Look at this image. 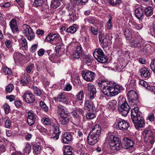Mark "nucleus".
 Here are the masks:
<instances>
[{"instance_id": "43", "label": "nucleus", "mask_w": 155, "mask_h": 155, "mask_svg": "<svg viewBox=\"0 0 155 155\" xmlns=\"http://www.w3.org/2000/svg\"><path fill=\"white\" fill-rule=\"evenodd\" d=\"M24 154L25 155L29 154L31 150V145L29 144H27L24 148Z\"/></svg>"}, {"instance_id": "16", "label": "nucleus", "mask_w": 155, "mask_h": 155, "mask_svg": "<svg viewBox=\"0 0 155 155\" xmlns=\"http://www.w3.org/2000/svg\"><path fill=\"white\" fill-rule=\"evenodd\" d=\"M88 89L89 91V97L90 99H93L96 93L95 87L91 83H89L87 86Z\"/></svg>"}, {"instance_id": "60", "label": "nucleus", "mask_w": 155, "mask_h": 155, "mask_svg": "<svg viewBox=\"0 0 155 155\" xmlns=\"http://www.w3.org/2000/svg\"><path fill=\"white\" fill-rule=\"evenodd\" d=\"M150 67L153 71L155 73V59H153L152 61Z\"/></svg>"}, {"instance_id": "47", "label": "nucleus", "mask_w": 155, "mask_h": 155, "mask_svg": "<svg viewBox=\"0 0 155 155\" xmlns=\"http://www.w3.org/2000/svg\"><path fill=\"white\" fill-rule=\"evenodd\" d=\"M62 40L61 37L58 34V37L57 38L55 39V41L52 43V44L54 45H62Z\"/></svg>"}, {"instance_id": "7", "label": "nucleus", "mask_w": 155, "mask_h": 155, "mask_svg": "<svg viewBox=\"0 0 155 155\" xmlns=\"http://www.w3.org/2000/svg\"><path fill=\"white\" fill-rule=\"evenodd\" d=\"M93 56L95 58L101 63H105L107 61L106 56L101 48L96 49L94 51Z\"/></svg>"}, {"instance_id": "61", "label": "nucleus", "mask_w": 155, "mask_h": 155, "mask_svg": "<svg viewBox=\"0 0 155 155\" xmlns=\"http://www.w3.org/2000/svg\"><path fill=\"white\" fill-rule=\"evenodd\" d=\"M91 31L92 34L94 35H97L98 34V29L94 27L91 26Z\"/></svg>"}, {"instance_id": "6", "label": "nucleus", "mask_w": 155, "mask_h": 155, "mask_svg": "<svg viewBox=\"0 0 155 155\" xmlns=\"http://www.w3.org/2000/svg\"><path fill=\"white\" fill-rule=\"evenodd\" d=\"M21 30L25 35L29 41L33 40L35 38V34L33 29L26 24H24L21 26Z\"/></svg>"}, {"instance_id": "57", "label": "nucleus", "mask_w": 155, "mask_h": 155, "mask_svg": "<svg viewBox=\"0 0 155 155\" xmlns=\"http://www.w3.org/2000/svg\"><path fill=\"white\" fill-rule=\"evenodd\" d=\"M5 125L6 127L9 128L11 126L12 123L11 121L8 119H7L5 120Z\"/></svg>"}, {"instance_id": "11", "label": "nucleus", "mask_w": 155, "mask_h": 155, "mask_svg": "<svg viewBox=\"0 0 155 155\" xmlns=\"http://www.w3.org/2000/svg\"><path fill=\"white\" fill-rule=\"evenodd\" d=\"M22 97L25 102L29 104L33 103L35 101V95L29 92H25Z\"/></svg>"}, {"instance_id": "45", "label": "nucleus", "mask_w": 155, "mask_h": 155, "mask_svg": "<svg viewBox=\"0 0 155 155\" xmlns=\"http://www.w3.org/2000/svg\"><path fill=\"white\" fill-rule=\"evenodd\" d=\"M2 71L5 74L10 75L12 74L11 69L7 67H4L2 69Z\"/></svg>"}, {"instance_id": "54", "label": "nucleus", "mask_w": 155, "mask_h": 155, "mask_svg": "<svg viewBox=\"0 0 155 155\" xmlns=\"http://www.w3.org/2000/svg\"><path fill=\"white\" fill-rule=\"evenodd\" d=\"M83 62L85 64H87L92 62V60L91 58L89 57H85L83 60Z\"/></svg>"}, {"instance_id": "33", "label": "nucleus", "mask_w": 155, "mask_h": 155, "mask_svg": "<svg viewBox=\"0 0 155 155\" xmlns=\"http://www.w3.org/2000/svg\"><path fill=\"white\" fill-rule=\"evenodd\" d=\"M117 102L114 100H113L109 102L108 104V107L109 109L112 110H114L117 106Z\"/></svg>"}, {"instance_id": "20", "label": "nucleus", "mask_w": 155, "mask_h": 155, "mask_svg": "<svg viewBox=\"0 0 155 155\" xmlns=\"http://www.w3.org/2000/svg\"><path fill=\"white\" fill-rule=\"evenodd\" d=\"M123 142V147L124 149H127L132 148L134 145L133 140L127 138H124Z\"/></svg>"}, {"instance_id": "64", "label": "nucleus", "mask_w": 155, "mask_h": 155, "mask_svg": "<svg viewBox=\"0 0 155 155\" xmlns=\"http://www.w3.org/2000/svg\"><path fill=\"white\" fill-rule=\"evenodd\" d=\"M68 15L70 16V19L71 21H74L77 19V16L75 14L71 15L70 13V14H69Z\"/></svg>"}, {"instance_id": "58", "label": "nucleus", "mask_w": 155, "mask_h": 155, "mask_svg": "<svg viewBox=\"0 0 155 155\" xmlns=\"http://www.w3.org/2000/svg\"><path fill=\"white\" fill-rule=\"evenodd\" d=\"M72 87L71 84L69 83H67L65 85V87L64 88V90L69 91H70L72 89Z\"/></svg>"}, {"instance_id": "51", "label": "nucleus", "mask_w": 155, "mask_h": 155, "mask_svg": "<svg viewBox=\"0 0 155 155\" xmlns=\"http://www.w3.org/2000/svg\"><path fill=\"white\" fill-rule=\"evenodd\" d=\"M33 90L34 93L37 96H40L41 94V90L37 87H34Z\"/></svg>"}, {"instance_id": "46", "label": "nucleus", "mask_w": 155, "mask_h": 155, "mask_svg": "<svg viewBox=\"0 0 155 155\" xmlns=\"http://www.w3.org/2000/svg\"><path fill=\"white\" fill-rule=\"evenodd\" d=\"M131 46L133 48L139 47L140 46V42L138 40H135L131 42Z\"/></svg>"}, {"instance_id": "35", "label": "nucleus", "mask_w": 155, "mask_h": 155, "mask_svg": "<svg viewBox=\"0 0 155 155\" xmlns=\"http://www.w3.org/2000/svg\"><path fill=\"white\" fill-rule=\"evenodd\" d=\"M75 26H71L67 28L66 31L68 33H74L78 29V27L76 25H74Z\"/></svg>"}, {"instance_id": "21", "label": "nucleus", "mask_w": 155, "mask_h": 155, "mask_svg": "<svg viewBox=\"0 0 155 155\" xmlns=\"http://www.w3.org/2000/svg\"><path fill=\"white\" fill-rule=\"evenodd\" d=\"M132 122L134 124L135 127L137 129L143 127L145 124V122L143 117L140 118V120L138 119L136 120H134Z\"/></svg>"}, {"instance_id": "40", "label": "nucleus", "mask_w": 155, "mask_h": 155, "mask_svg": "<svg viewBox=\"0 0 155 155\" xmlns=\"http://www.w3.org/2000/svg\"><path fill=\"white\" fill-rule=\"evenodd\" d=\"M64 155H72L71 148L68 146L64 148Z\"/></svg>"}, {"instance_id": "29", "label": "nucleus", "mask_w": 155, "mask_h": 155, "mask_svg": "<svg viewBox=\"0 0 155 155\" xmlns=\"http://www.w3.org/2000/svg\"><path fill=\"white\" fill-rule=\"evenodd\" d=\"M84 20L85 23H86L87 21L89 23L95 25L97 24V22L98 21V20L96 19L94 17H90L88 18H85Z\"/></svg>"}, {"instance_id": "5", "label": "nucleus", "mask_w": 155, "mask_h": 155, "mask_svg": "<svg viewBox=\"0 0 155 155\" xmlns=\"http://www.w3.org/2000/svg\"><path fill=\"white\" fill-rule=\"evenodd\" d=\"M142 135L144 138V141L146 144L152 146L154 143V140L153 134L151 131L148 129H146L143 132Z\"/></svg>"}, {"instance_id": "30", "label": "nucleus", "mask_w": 155, "mask_h": 155, "mask_svg": "<svg viewBox=\"0 0 155 155\" xmlns=\"http://www.w3.org/2000/svg\"><path fill=\"white\" fill-rule=\"evenodd\" d=\"M140 72L141 76L145 78L148 77L150 75L149 71L145 68H141L140 70Z\"/></svg>"}, {"instance_id": "27", "label": "nucleus", "mask_w": 155, "mask_h": 155, "mask_svg": "<svg viewBox=\"0 0 155 155\" xmlns=\"http://www.w3.org/2000/svg\"><path fill=\"white\" fill-rule=\"evenodd\" d=\"M21 82L23 85H25L27 84L29 80V76L26 73H25L21 77Z\"/></svg>"}, {"instance_id": "23", "label": "nucleus", "mask_w": 155, "mask_h": 155, "mask_svg": "<svg viewBox=\"0 0 155 155\" xmlns=\"http://www.w3.org/2000/svg\"><path fill=\"white\" fill-rule=\"evenodd\" d=\"M58 37V34L50 33L47 36L45 40L51 43L52 44L53 42L55 41Z\"/></svg>"}, {"instance_id": "22", "label": "nucleus", "mask_w": 155, "mask_h": 155, "mask_svg": "<svg viewBox=\"0 0 155 155\" xmlns=\"http://www.w3.org/2000/svg\"><path fill=\"white\" fill-rule=\"evenodd\" d=\"M57 113L60 117L62 116L65 114H69L65 109V107L62 105H59L57 107Z\"/></svg>"}, {"instance_id": "10", "label": "nucleus", "mask_w": 155, "mask_h": 155, "mask_svg": "<svg viewBox=\"0 0 155 155\" xmlns=\"http://www.w3.org/2000/svg\"><path fill=\"white\" fill-rule=\"evenodd\" d=\"M131 117L132 121L140 119L143 118L142 114L139 110V108L136 107L131 110Z\"/></svg>"}, {"instance_id": "25", "label": "nucleus", "mask_w": 155, "mask_h": 155, "mask_svg": "<svg viewBox=\"0 0 155 155\" xmlns=\"http://www.w3.org/2000/svg\"><path fill=\"white\" fill-rule=\"evenodd\" d=\"M17 24L16 21L15 19H12L10 21V26L12 31L14 33L17 32L18 30V28L17 27Z\"/></svg>"}, {"instance_id": "19", "label": "nucleus", "mask_w": 155, "mask_h": 155, "mask_svg": "<svg viewBox=\"0 0 155 155\" xmlns=\"http://www.w3.org/2000/svg\"><path fill=\"white\" fill-rule=\"evenodd\" d=\"M54 99L55 101L58 102H62L66 104H68V101L65 97V93L64 92L60 93L57 97H55Z\"/></svg>"}, {"instance_id": "8", "label": "nucleus", "mask_w": 155, "mask_h": 155, "mask_svg": "<svg viewBox=\"0 0 155 155\" xmlns=\"http://www.w3.org/2000/svg\"><path fill=\"white\" fill-rule=\"evenodd\" d=\"M127 97L130 104L136 106L139 104L137 93L133 90L129 91L127 94Z\"/></svg>"}, {"instance_id": "3", "label": "nucleus", "mask_w": 155, "mask_h": 155, "mask_svg": "<svg viewBox=\"0 0 155 155\" xmlns=\"http://www.w3.org/2000/svg\"><path fill=\"white\" fill-rule=\"evenodd\" d=\"M106 139L108 141L110 146L113 149L119 150L121 147V141L119 138L115 137L111 133L108 134Z\"/></svg>"}, {"instance_id": "28", "label": "nucleus", "mask_w": 155, "mask_h": 155, "mask_svg": "<svg viewBox=\"0 0 155 155\" xmlns=\"http://www.w3.org/2000/svg\"><path fill=\"white\" fill-rule=\"evenodd\" d=\"M69 113L67 114H65L62 116H61L60 119V122L61 124L63 125H66L69 121Z\"/></svg>"}, {"instance_id": "26", "label": "nucleus", "mask_w": 155, "mask_h": 155, "mask_svg": "<svg viewBox=\"0 0 155 155\" xmlns=\"http://www.w3.org/2000/svg\"><path fill=\"white\" fill-rule=\"evenodd\" d=\"M98 84L101 88L109 86V84L111 85L113 84L110 82H109L106 79H101L100 80Z\"/></svg>"}, {"instance_id": "9", "label": "nucleus", "mask_w": 155, "mask_h": 155, "mask_svg": "<svg viewBox=\"0 0 155 155\" xmlns=\"http://www.w3.org/2000/svg\"><path fill=\"white\" fill-rule=\"evenodd\" d=\"M81 74L83 78L87 81H92L95 79L96 76L94 72L89 71H82Z\"/></svg>"}, {"instance_id": "62", "label": "nucleus", "mask_w": 155, "mask_h": 155, "mask_svg": "<svg viewBox=\"0 0 155 155\" xmlns=\"http://www.w3.org/2000/svg\"><path fill=\"white\" fill-rule=\"evenodd\" d=\"M37 47L38 46L36 44L33 45L30 48V51L32 53L35 52L37 49Z\"/></svg>"}, {"instance_id": "49", "label": "nucleus", "mask_w": 155, "mask_h": 155, "mask_svg": "<svg viewBox=\"0 0 155 155\" xmlns=\"http://www.w3.org/2000/svg\"><path fill=\"white\" fill-rule=\"evenodd\" d=\"M41 122L45 125H49L51 124V121L50 119L46 118H43L41 120Z\"/></svg>"}, {"instance_id": "52", "label": "nucleus", "mask_w": 155, "mask_h": 155, "mask_svg": "<svg viewBox=\"0 0 155 155\" xmlns=\"http://www.w3.org/2000/svg\"><path fill=\"white\" fill-rule=\"evenodd\" d=\"M5 110V113L6 114H8L10 111V107L9 105L7 104H5L3 106Z\"/></svg>"}, {"instance_id": "37", "label": "nucleus", "mask_w": 155, "mask_h": 155, "mask_svg": "<svg viewBox=\"0 0 155 155\" xmlns=\"http://www.w3.org/2000/svg\"><path fill=\"white\" fill-rule=\"evenodd\" d=\"M45 0H34L33 5L36 7H41Z\"/></svg>"}, {"instance_id": "1", "label": "nucleus", "mask_w": 155, "mask_h": 155, "mask_svg": "<svg viewBox=\"0 0 155 155\" xmlns=\"http://www.w3.org/2000/svg\"><path fill=\"white\" fill-rule=\"evenodd\" d=\"M101 132V127L98 124H95L91 128L87 140L90 145H94L99 140Z\"/></svg>"}, {"instance_id": "41", "label": "nucleus", "mask_w": 155, "mask_h": 155, "mask_svg": "<svg viewBox=\"0 0 155 155\" xmlns=\"http://www.w3.org/2000/svg\"><path fill=\"white\" fill-rule=\"evenodd\" d=\"M95 114L91 112H87L86 114V117L88 120H91L95 117Z\"/></svg>"}, {"instance_id": "36", "label": "nucleus", "mask_w": 155, "mask_h": 155, "mask_svg": "<svg viewBox=\"0 0 155 155\" xmlns=\"http://www.w3.org/2000/svg\"><path fill=\"white\" fill-rule=\"evenodd\" d=\"M124 34L127 40H129L131 38V33L129 30L127 29H125L123 30Z\"/></svg>"}, {"instance_id": "17", "label": "nucleus", "mask_w": 155, "mask_h": 155, "mask_svg": "<svg viewBox=\"0 0 155 155\" xmlns=\"http://www.w3.org/2000/svg\"><path fill=\"white\" fill-rule=\"evenodd\" d=\"M62 141L66 144H68L73 139L72 133L66 132L62 135Z\"/></svg>"}, {"instance_id": "12", "label": "nucleus", "mask_w": 155, "mask_h": 155, "mask_svg": "<svg viewBox=\"0 0 155 155\" xmlns=\"http://www.w3.org/2000/svg\"><path fill=\"white\" fill-rule=\"evenodd\" d=\"M86 101L84 104V108L88 110L91 111L92 112L96 111V106L91 100Z\"/></svg>"}, {"instance_id": "24", "label": "nucleus", "mask_w": 155, "mask_h": 155, "mask_svg": "<svg viewBox=\"0 0 155 155\" xmlns=\"http://www.w3.org/2000/svg\"><path fill=\"white\" fill-rule=\"evenodd\" d=\"M61 133V131L59 130V127L58 125H54V126L53 134L55 135L51 137L52 139L57 140L59 138V135Z\"/></svg>"}, {"instance_id": "14", "label": "nucleus", "mask_w": 155, "mask_h": 155, "mask_svg": "<svg viewBox=\"0 0 155 155\" xmlns=\"http://www.w3.org/2000/svg\"><path fill=\"white\" fill-rule=\"evenodd\" d=\"M99 41L103 48H107L108 46L109 40L104 34L101 32L99 34Z\"/></svg>"}, {"instance_id": "4", "label": "nucleus", "mask_w": 155, "mask_h": 155, "mask_svg": "<svg viewBox=\"0 0 155 155\" xmlns=\"http://www.w3.org/2000/svg\"><path fill=\"white\" fill-rule=\"evenodd\" d=\"M130 108L124 99L122 98L119 100L118 110L122 115H127L129 112Z\"/></svg>"}, {"instance_id": "32", "label": "nucleus", "mask_w": 155, "mask_h": 155, "mask_svg": "<svg viewBox=\"0 0 155 155\" xmlns=\"http://www.w3.org/2000/svg\"><path fill=\"white\" fill-rule=\"evenodd\" d=\"M22 54L19 52H15L14 54V59L15 62H20L22 59Z\"/></svg>"}, {"instance_id": "56", "label": "nucleus", "mask_w": 155, "mask_h": 155, "mask_svg": "<svg viewBox=\"0 0 155 155\" xmlns=\"http://www.w3.org/2000/svg\"><path fill=\"white\" fill-rule=\"evenodd\" d=\"M13 87L14 86L12 84H9L7 87L6 88V91L7 92H10L12 91Z\"/></svg>"}, {"instance_id": "31", "label": "nucleus", "mask_w": 155, "mask_h": 155, "mask_svg": "<svg viewBox=\"0 0 155 155\" xmlns=\"http://www.w3.org/2000/svg\"><path fill=\"white\" fill-rule=\"evenodd\" d=\"M153 8L151 6H149L146 8L144 11L145 15L148 17L150 16L153 14Z\"/></svg>"}, {"instance_id": "63", "label": "nucleus", "mask_w": 155, "mask_h": 155, "mask_svg": "<svg viewBox=\"0 0 155 155\" xmlns=\"http://www.w3.org/2000/svg\"><path fill=\"white\" fill-rule=\"evenodd\" d=\"M5 44L6 47L10 48L12 46V42L10 40H6L5 41Z\"/></svg>"}, {"instance_id": "39", "label": "nucleus", "mask_w": 155, "mask_h": 155, "mask_svg": "<svg viewBox=\"0 0 155 155\" xmlns=\"http://www.w3.org/2000/svg\"><path fill=\"white\" fill-rule=\"evenodd\" d=\"M33 149L34 153L36 154H39L41 151V148L38 145H35L33 147Z\"/></svg>"}, {"instance_id": "2", "label": "nucleus", "mask_w": 155, "mask_h": 155, "mask_svg": "<svg viewBox=\"0 0 155 155\" xmlns=\"http://www.w3.org/2000/svg\"><path fill=\"white\" fill-rule=\"evenodd\" d=\"M103 93L106 95L110 97L117 95L122 89V87L115 83L101 88Z\"/></svg>"}, {"instance_id": "18", "label": "nucleus", "mask_w": 155, "mask_h": 155, "mask_svg": "<svg viewBox=\"0 0 155 155\" xmlns=\"http://www.w3.org/2000/svg\"><path fill=\"white\" fill-rule=\"evenodd\" d=\"M143 9L141 7H139L135 10V15L137 18L139 20H143L145 17L143 14Z\"/></svg>"}, {"instance_id": "55", "label": "nucleus", "mask_w": 155, "mask_h": 155, "mask_svg": "<svg viewBox=\"0 0 155 155\" xmlns=\"http://www.w3.org/2000/svg\"><path fill=\"white\" fill-rule=\"evenodd\" d=\"M77 97L79 100H81L82 98L84 97V92L83 91H80L77 94Z\"/></svg>"}, {"instance_id": "42", "label": "nucleus", "mask_w": 155, "mask_h": 155, "mask_svg": "<svg viewBox=\"0 0 155 155\" xmlns=\"http://www.w3.org/2000/svg\"><path fill=\"white\" fill-rule=\"evenodd\" d=\"M39 104L40 107L45 112H47L48 111V107L44 102L41 101Z\"/></svg>"}, {"instance_id": "44", "label": "nucleus", "mask_w": 155, "mask_h": 155, "mask_svg": "<svg viewBox=\"0 0 155 155\" xmlns=\"http://www.w3.org/2000/svg\"><path fill=\"white\" fill-rule=\"evenodd\" d=\"M121 2V0H109V3L112 6L119 5Z\"/></svg>"}, {"instance_id": "53", "label": "nucleus", "mask_w": 155, "mask_h": 155, "mask_svg": "<svg viewBox=\"0 0 155 155\" xmlns=\"http://www.w3.org/2000/svg\"><path fill=\"white\" fill-rule=\"evenodd\" d=\"M139 84H140L143 86L144 87H145L148 89H149V88L150 87V86H148L147 84V82L143 80H140L139 82Z\"/></svg>"}, {"instance_id": "50", "label": "nucleus", "mask_w": 155, "mask_h": 155, "mask_svg": "<svg viewBox=\"0 0 155 155\" xmlns=\"http://www.w3.org/2000/svg\"><path fill=\"white\" fill-rule=\"evenodd\" d=\"M35 67L34 64L32 63H30L26 67V71L28 73H30L33 69Z\"/></svg>"}, {"instance_id": "15", "label": "nucleus", "mask_w": 155, "mask_h": 155, "mask_svg": "<svg viewBox=\"0 0 155 155\" xmlns=\"http://www.w3.org/2000/svg\"><path fill=\"white\" fill-rule=\"evenodd\" d=\"M129 126V123L123 119H121L119 120L118 123V127L119 129L123 131L126 130Z\"/></svg>"}, {"instance_id": "59", "label": "nucleus", "mask_w": 155, "mask_h": 155, "mask_svg": "<svg viewBox=\"0 0 155 155\" xmlns=\"http://www.w3.org/2000/svg\"><path fill=\"white\" fill-rule=\"evenodd\" d=\"M112 18L110 17L107 23V28L108 29H110L112 27L111 20Z\"/></svg>"}, {"instance_id": "13", "label": "nucleus", "mask_w": 155, "mask_h": 155, "mask_svg": "<svg viewBox=\"0 0 155 155\" xmlns=\"http://www.w3.org/2000/svg\"><path fill=\"white\" fill-rule=\"evenodd\" d=\"M28 124L29 126L32 125L35 123L37 116L31 111L28 112Z\"/></svg>"}, {"instance_id": "34", "label": "nucleus", "mask_w": 155, "mask_h": 155, "mask_svg": "<svg viewBox=\"0 0 155 155\" xmlns=\"http://www.w3.org/2000/svg\"><path fill=\"white\" fill-rule=\"evenodd\" d=\"M60 5V2L58 0H53L51 2V7L55 9L58 7Z\"/></svg>"}, {"instance_id": "38", "label": "nucleus", "mask_w": 155, "mask_h": 155, "mask_svg": "<svg viewBox=\"0 0 155 155\" xmlns=\"http://www.w3.org/2000/svg\"><path fill=\"white\" fill-rule=\"evenodd\" d=\"M21 44L24 48V49H26L28 48V43L25 37L23 36L21 38Z\"/></svg>"}, {"instance_id": "48", "label": "nucleus", "mask_w": 155, "mask_h": 155, "mask_svg": "<svg viewBox=\"0 0 155 155\" xmlns=\"http://www.w3.org/2000/svg\"><path fill=\"white\" fill-rule=\"evenodd\" d=\"M37 129L39 130L40 132L42 133L43 134H44V135H45V134H47L48 133V130L44 128L43 127L39 126H37Z\"/></svg>"}]
</instances>
